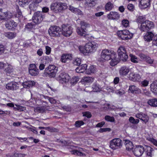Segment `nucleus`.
<instances>
[{"label": "nucleus", "mask_w": 157, "mask_h": 157, "mask_svg": "<svg viewBox=\"0 0 157 157\" xmlns=\"http://www.w3.org/2000/svg\"><path fill=\"white\" fill-rule=\"evenodd\" d=\"M129 72V67L126 66L121 67L119 70L120 75L122 76L126 75Z\"/></svg>", "instance_id": "obj_18"}, {"label": "nucleus", "mask_w": 157, "mask_h": 157, "mask_svg": "<svg viewBox=\"0 0 157 157\" xmlns=\"http://www.w3.org/2000/svg\"><path fill=\"white\" fill-rule=\"evenodd\" d=\"M110 147L113 149H115L116 147H120L121 145V140L119 138L114 139L110 142Z\"/></svg>", "instance_id": "obj_10"}, {"label": "nucleus", "mask_w": 157, "mask_h": 157, "mask_svg": "<svg viewBox=\"0 0 157 157\" xmlns=\"http://www.w3.org/2000/svg\"><path fill=\"white\" fill-rule=\"evenodd\" d=\"M69 9L72 12L78 15H81L82 14V12L81 10L77 8H75L72 6H70Z\"/></svg>", "instance_id": "obj_29"}, {"label": "nucleus", "mask_w": 157, "mask_h": 157, "mask_svg": "<svg viewBox=\"0 0 157 157\" xmlns=\"http://www.w3.org/2000/svg\"><path fill=\"white\" fill-rule=\"evenodd\" d=\"M146 146V152L147 155L148 156H151L152 151H154L153 149L149 146Z\"/></svg>", "instance_id": "obj_38"}, {"label": "nucleus", "mask_w": 157, "mask_h": 157, "mask_svg": "<svg viewBox=\"0 0 157 157\" xmlns=\"http://www.w3.org/2000/svg\"><path fill=\"white\" fill-rule=\"evenodd\" d=\"M147 103L152 106L157 107V98H152L149 100Z\"/></svg>", "instance_id": "obj_34"}, {"label": "nucleus", "mask_w": 157, "mask_h": 157, "mask_svg": "<svg viewBox=\"0 0 157 157\" xmlns=\"http://www.w3.org/2000/svg\"><path fill=\"white\" fill-rule=\"evenodd\" d=\"M113 52L106 49L103 50L101 54V60L104 61L110 60V56Z\"/></svg>", "instance_id": "obj_6"}, {"label": "nucleus", "mask_w": 157, "mask_h": 157, "mask_svg": "<svg viewBox=\"0 0 157 157\" xmlns=\"http://www.w3.org/2000/svg\"><path fill=\"white\" fill-rule=\"evenodd\" d=\"M148 83L149 81L145 79L140 82V85L141 87H146L148 85Z\"/></svg>", "instance_id": "obj_57"}, {"label": "nucleus", "mask_w": 157, "mask_h": 157, "mask_svg": "<svg viewBox=\"0 0 157 157\" xmlns=\"http://www.w3.org/2000/svg\"><path fill=\"white\" fill-rule=\"evenodd\" d=\"M59 2L52 3L50 6L51 10L55 13H59Z\"/></svg>", "instance_id": "obj_23"}, {"label": "nucleus", "mask_w": 157, "mask_h": 157, "mask_svg": "<svg viewBox=\"0 0 157 157\" xmlns=\"http://www.w3.org/2000/svg\"><path fill=\"white\" fill-rule=\"evenodd\" d=\"M129 79L133 82H139L141 79L140 75L134 72H131L129 75Z\"/></svg>", "instance_id": "obj_14"}, {"label": "nucleus", "mask_w": 157, "mask_h": 157, "mask_svg": "<svg viewBox=\"0 0 157 157\" xmlns=\"http://www.w3.org/2000/svg\"><path fill=\"white\" fill-rule=\"evenodd\" d=\"M117 53L118 56H121V54H124L125 55V54L126 53V52L125 48L123 46H120L117 50Z\"/></svg>", "instance_id": "obj_35"}, {"label": "nucleus", "mask_w": 157, "mask_h": 157, "mask_svg": "<svg viewBox=\"0 0 157 157\" xmlns=\"http://www.w3.org/2000/svg\"><path fill=\"white\" fill-rule=\"evenodd\" d=\"M105 106L102 108V110L105 111H108L112 109V108L109 107L110 104H106L104 105Z\"/></svg>", "instance_id": "obj_60"}, {"label": "nucleus", "mask_w": 157, "mask_h": 157, "mask_svg": "<svg viewBox=\"0 0 157 157\" xmlns=\"http://www.w3.org/2000/svg\"><path fill=\"white\" fill-rule=\"evenodd\" d=\"M123 142L127 150L130 151L132 149L133 146L132 142L127 140H124Z\"/></svg>", "instance_id": "obj_25"}, {"label": "nucleus", "mask_w": 157, "mask_h": 157, "mask_svg": "<svg viewBox=\"0 0 157 157\" xmlns=\"http://www.w3.org/2000/svg\"><path fill=\"white\" fill-rule=\"evenodd\" d=\"M29 69V73L31 75L36 76L39 74V70L35 64H30Z\"/></svg>", "instance_id": "obj_11"}, {"label": "nucleus", "mask_w": 157, "mask_h": 157, "mask_svg": "<svg viewBox=\"0 0 157 157\" xmlns=\"http://www.w3.org/2000/svg\"><path fill=\"white\" fill-rule=\"evenodd\" d=\"M96 71V68L93 66H91L86 71V73L88 74H90L94 73Z\"/></svg>", "instance_id": "obj_44"}, {"label": "nucleus", "mask_w": 157, "mask_h": 157, "mask_svg": "<svg viewBox=\"0 0 157 157\" xmlns=\"http://www.w3.org/2000/svg\"><path fill=\"white\" fill-rule=\"evenodd\" d=\"M54 70H57L56 66L54 65H50L45 69V71L47 72L53 71Z\"/></svg>", "instance_id": "obj_42"}, {"label": "nucleus", "mask_w": 157, "mask_h": 157, "mask_svg": "<svg viewBox=\"0 0 157 157\" xmlns=\"http://www.w3.org/2000/svg\"><path fill=\"white\" fill-rule=\"evenodd\" d=\"M44 17V14L42 12L37 11L34 13L32 20L34 23L38 24L40 23Z\"/></svg>", "instance_id": "obj_3"}, {"label": "nucleus", "mask_w": 157, "mask_h": 157, "mask_svg": "<svg viewBox=\"0 0 157 157\" xmlns=\"http://www.w3.org/2000/svg\"><path fill=\"white\" fill-rule=\"evenodd\" d=\"M129 55L131 57V61L132 62L135 63H138V58L136 56L131 54H130Z\"/></svg>", "instance_id": "obj_48"}, {"label": "nucleus", "mask_w": 157, "mask_h": 157, "mask_svg": "<svg viewBox=\"0 0 157 157\" xmlns=\"http://www.w3.org/2000/svg\"><path fill=\"white\" fill-rule=\"evenodd\" d=\"M16 17L18 18L19 20H21L23 18L22 13L19 9L17 10V13L16 14Z\"/></svg>", "instance_id": "obj_53"}, {"label": "nucleus", "mask_w": 157, "mask_h": 157, "mask_svg": "<svg viewBox=\"0 0 157 157\" xmlns=\"http://www.w3.org/2000/svg\"><path fill=\"white\" fill-rule=\"evenodd\" d=\"M71 153L73 155H77L79 156H84L85 154L80 151L77 150H73L71 151Z\"/></svg>", "instance_id": "obj_50"}, {"label": "nucleus", "mask_w": 157, "mask_h": 157, "mask_svg": "<svg viewBox=\"0 0 157 157\" xmlns=\"http://www.w3.org/2000/svg\"><path fill=\"white\" fill-rule=\"evenodd\" d=\"M62 28V33L64 36L66 37L69 36L72 33V28L68 25L63 24Z\"/></svg>", "instance_id": "obj_7"}, {"label": "nucleus", "mask_w": 157, "mask_h": 157, "mask_svg": "<svg viewBox=\"0 0 157 157\" xmlns=\"http://www.w3.org/2000/svg\"><path fill=\"white\" fill-rule=\"evenodd\" d=\"M128 90L133 94H139L141 93V90L134 85L130 86Z\"/></svg>", "instance_id": "obj_20"}, {"label": "nucleus", "mask_w": 157, "mask_h": 157, "mask_svg": "<svg viewBox=\"0 0 157 157\" xmlns=\"http://www.w3.org/2000/svg\"><path fill=\"white\" fill-rule=\"evenodd\" d=\"M145 19V18L144 16H140L137 17L136 21L137 23H139L141 24L142 23L144 22Z\"/></svg>", "instance_id": "obj_40"}, {"label": "nucleus", "mask_w": 157, "mask_h": 157, "mask_svg": "<svg viewBox=\"0 0 157 157\" xmlns=\"http://www.w3.org/2000/svg\"><path fill=\"white\" fill-rule=\"evenodd\" d=\"M17 34L15 33L7 32L4 33V35L8 38L12 39L14 38L16 36Z\"/></svg>", "instance_id": "obj_31"}, {"label": "nucleus", "mask_w": 157, "mask_h": 157, "mask_svg": "<svg viewBox=\"0 0 157 157\" xmlns=\"http://www.w3.org/2000/svg\"><path fill=\"white\" fill-rule=\"evenodd\" d=\"M117 34L119 37L124 40L129 39L133 36V34L127 30L118 31L117 32Z\"/></svg>", "instance_id": "obj_5"}, {"label": "nucleus", "mask_w": 157, "mask_h": 157, "mask_svg": "<svg viewBox=\"0 0 157 157\" xmlns=\"http://www.w3.org/2000/svg\"><path fill=\"white\" fill-rule=\"evenodd\" d=\"M92 88L94 91L98 92L101 90L102 87L99 86L97 82H95L92 85Z\"/></svg>", "instance_id": "obj_33"}, {"label": "nucleus", "mask_w": 157, "mask_h": 157, "mask_svg": "<svg viewBox=\"0 0 157 157\" xmlns=\"http://www.w3.org/2000/svg\"><path fill=\"white\" fill-rule=\"evenodd\" d=\"M15 105L16 107H14V109L15 110H18L20 111H22L26 109V108L25 107L22 106L17 105Z\"/></svg>", "instance_id": "obj_47"}, {"label": "nucleus", "mask_w": 157, "mask_h": 157, "mask_svg": "<svg viewBox=\"0 0 157 157\" xmlns=\"http://www.w3.org/2000/svg\"><path fill=\"white\" fill-rule=\"evenodd\" d=\"M115 93L117 95L121 96L125 93L124 91L122 89H120L116 91Z\"/></svg>", "instance_id": "obj_61"}, {"label": "nucleus", "mask_w": 157, "mask_h": 157, "mask_svg": "<svg viewBox=\"0 0 157 157\" xmlns=\"http://www.w3.org/2000/svg\"><path fill=\"white\" fill-rule=\"evenodd\" d=\"M151 90L155 94L157 95V81L153 82L150 86Z\"/></svg>", "instance_id": "obj_28"}, {"label": "nucleus", "mask_w": 157, "mask_h": 157, "mask_svg": "<svg viewBox=\"0 0 157 157\" xmlns=\"http://www.w3.org/2000/svg\"><path fill=\"white\" fill-rule=\"evenodd\" d=\"M38 4L37 3L33 2L29 5V8L30 10V13H31L32 11H34L36 10Z\"/></svg>", "instance_id": "obj_36"}, {"label": "nucleus", "mask_w": 157, "mask_h": 157, "mask_svg": "<svg viewBox=\"0 0 157 157\" xmlns=\"http://www.w3.org/2000/svg\"><path fill=\"white\" fill-rule=\"evenodd\" d=\"M7 16V12L1 13L0 14V21L5 19Z\"/></svg>", "instance_id": "obj_62"}, {"label": "nucleus", "mask_w": 157, "mask_h": 157, "mask_svg": "<svg viewBox=\"0 0 157 157\" xmlns=\"http://www.w3.org/2000/svg\"><path fill=\"white\" fill-rule=\"evenodd\" d=\"M18 85L17 83L12 82L6 85V88L8 90H15L18 89Z\"/></svg>", "instance_id": "obj_16"}, {"label": "nucleus", "mask_w": 157, "mask_h": 157, "mask_svg": "<svg viewBox=\"0 0 157 157\" xmlns=\"http://www.w3.org/2000/svg\"><path fill=\"white\" fill-rule=\"evenodd\" d=\"M61 33V29L58 26L56 25L51 26L48 30L49 35L52 37L59 36Z\"/></svg>", "instance_id": "obj_1"}, {"label": "nucleus", "mask_w": 157, "mask_h": 157, "mask_svg": "<svg viewBox=\"0 0 157 157\" xmlns=\"http://www.w3.org/2000/svg\"><path fill=\"white\" fill-rule=\"evenodd\" d=\"M79 80V78L78 76L73 77L71 80V85H74L76 84Z\"/></svg>", "instance_id": "obj_49"}, {"label": "nucleus", "mask_w": 157, "mask_h": 157, "mask_svg": "<svg viewBox=\"0 0 157 157\" xmlns=\"http://www.w3.org/2000/svg\"><path fill=\"white\" fill-rule=\"evenodd\" d=\"M77 32L79 35L83 36L87 40L89 38V37H88V35L86 32V30L82 28L81 27H77Z\"/></svg>", "instance_id": "obj_15"}, {"label": "nucleus", "mask_w": 157, "mask_h": 157, "mask_svg": "<svg viewBox=\"0 0 157 157\" xmlns=\"http://www.w3.org/2000/svg\"><path fill=\"white\" fill-rule=\"evenodd\" d=\"M94 80V78L90 77H83L82 79L83 82L91 83Z\"/></svg>", "instance_id": "obj_39"}, {"label": "nucleus", "mask_w": 157, "mask_h": 157, "mask_svg": "<svg viewBox=\"0 0 157 157\" xmlns=\"http://www.w3.org/2000/svg\"><path fill=\"white\" fill-rule=\"evenodd\" d=\"M122 24L124 27H127L129 25L128 21L127 20H123L122 21Z\"/></svg>", "instance_id": "obj_63"}, {"label": "nucleus", "mask_w": 157, "mask_h": 157, "mask_svg": "<svg viewBox=\"0 0 157 157\" xmlns=\"http://www.w3.org/2000/svg\"><path fill=\"white\" fill-rule=\"evenodd\" d=\"M135 116L136 117L139 118L142 121L145 123H147L149 121V118L148 116L145 113L142 112L137 113Z\"/></svg>", "instance_id": "obj_13"}, {"label": "nucleus", "mask_w": 157, "mask_h": 157, "mask_svg": "<svg viewBox=\"0 0 157 157\" xmlns=\"http://www.w3.org/2000/svg\"><path fill=\"white\" fill-rule=\"evenodd\" d=\"M110 57L111 61L110 62V65L112 66H114L119 62L120 59L117 58L116 53L114 51Z\"/></svg>", "instance_id": "obj_12"}, {"label": "nucleus", "mask_w": 157, "mask_h": 157, "mask_svg": "<svg viewBox=\"0 0 157 157\" xmlns=\"http://www.w3.org/2000/svg\"><path fill=\"white\" fill-rule=\"evenodd\" d=\"M72 59L71 55L69 54H63L60 59L61 61L64 63L69 62Z\"/></svg>", "instance_id": "obj_17"}, {"label": "nucleus", "mask_w": 157, "mask_h": 157, "mask_svg": "<svg viewBox=\"0 0 157 157\" xmlns=\"http://www.w3.org/2000/svg\"><path fill=\"white\" fill-rule=\"evenodd\" d=\"M35 82L33 81H25L22 83L24 88H29L35 85Z\"/></svg>", "instance_id": "obj_26"}, {"label": "nucleus", "mask_w": 157, "mask_h": 157, "mask_svg": "<svg viewBox=\"0 0 157 157\" xmlns=\"http://www.w3.org/2000/svg\"><path fill=\"white\" fill-rule=\"evenodd\" d=\"M84 124V122L82 121H78L75 123V125L76 127H79Z\"/></svg>", "instance_id": "obj_59"}, {"label": "nucleus", "mask_w": 157, "mask_h": 157, "mask_svg": "<svg viewBox=\"0 0 157 157\" xmlns=\"http://www.w3.org/2000/svg\"><path fill=\"white\" fill-rule=\"evenodd\" d=\"M17 23L13 20H11L10 22H7L5 24L6 28L9 30H12L13 28L17 27Z\"/></svg>", "instance_id": "obj_21"}, {"label": "nucleus", "mask_w": 157, "mask_h": 157, "mask_svg": "<svg viewBox=\"0 0 157 157\" xmlns=\"http://www.w3.org/2000/svg\"><path fill=\"white\" fill-rule=\"evenodd\" d=\"M57 70H54L53 71L48 72L47 73L50 77H54L56 75Z\"/></svg>", "instance_id": "obj_55"}, {"label": "nucleus", "mask_w": 157, "mask_h": 157, "mask_svg": "<svg viewBox=\"0 0 157 157\" xmlns=\"http://www.w3.org/2000/svg\"><path fill=\"white\" fill-rule=\"evenodd\" d=\"M121 56H118L120 57V59L123 61H126L128 58V56L127 54H125V55L124 54H121Z\"/></svg>", "instance_id": "obj_54"}, {"label": "nucleus", "mask_w": 157, "mask_h": 157, "mask_svg": "<svg viewBox=\"0 0 157 157\" xmlns=\"http://www.w3.org/2000/svg\"><path fill=\"white\" fill-rule=\"evenodd\" d=\"M154 27L153 22L146 20L140 25L139 29L141 32H148Z\"/></svg>", "instance_id": "obj_2"}, {"label": "nucleus", "mask_w": 157, "mask_h": 157, "mask_svg": "<svg viewBox=\"0 0 157 157\" xmlns=\"http://www.w3.org/2000/svg\"><path fill=\"white\" fill-rule=\"evenodd\" d=\"M150 0H140V6L143 9H145L150 5Z\"/></svg>", "instance_id": "obj_22"}, {"label": "nucleus", "mask_w": 157, "mask_h": 157, "mask_svg": "<svg viewBox=\"0 0 157 157\" xmlns=\"http://www.w3.org/2000/svg\"><path fill=\"white\" fill-rule=\"evenodd\" d=\"M70 79V77L67 74L64 73H60L57 78L60 82L62 83L68 82Z\"/></svg>", "instance_id": "obj_9"}, {"label": "nucleus", "mask_w": 157, "mask_h": 157, "mask_svg": "<svg viewBox=\"0 0 157 157\" xmlns=\"http://www.w3.org/2000/svg\"><path fill=\"white\" fill-rule=\"evenodd\" d=\"M8 66V64L0 62V70L4 71V69Z\"/></svg>", "instance_id": "obj_56"}, {"label": "nucleus", "mask_w": 157, "mask_h": 157, "mask_svg": "<svg viewBox=\"0 0 157 157\" xmlns=\"http://www.w3.org/2000/svg\"><path fill=\"white\" fill-rule=\"evenodd\" d=\"M80 27L86 30V28L90 27V25L84 21H82L80 22Z\"/></svg>", "instance_id": "obj_41"}, {"label": "nucleus", "mask_w": 157, "mask_h": 157, "mask_svg": "<svg viewBox=\"0 0 157 157\" xmlns=\"http://www.w3.org/2000/svg\"><path fill=\"white\" fill-rule=\"evenodd\" d=\"M29 0H19V5L24 7L26 5H28L29 3Z\"/></svg>", "instance_id": "obj_43"}, {"label": "nucleus", "mask_w": 157, "mask_h": 157, "mask_svg": "<svg viewBox=\"0 0 157 157\" xmlns=\"http://www.w3.org/2000/svg\"><path fill=\"white\" fill-rule=\"evenodd\" d=\"M107 18L108 19L112 20L118 19L120 17L119 14L115 12H111L107 15Z\"/></svg>", "instance_id": "obj_19"}, {"label": "nucleus", "mask_w": 157, "mask_h": 157, "mask_svg": "<svg viewBox=\"0 0 157 157\" xmlns=\"http://www.w3.org/2000/svg\"><path fill=\"white\" fill-rule=\"evenodd\" d=\"M113 7V4L110 2H108L105 6V10L109 11L111 10Z\"/></svg>", "instance_id": "obj_45"}, {"label": "nucleus", "mask_w": 157, "mask_h": 157, "mask_svg": "<svg viewBox=\"0 0 157 157\" xmlns=\"http://www.w3.org/2000/svg\"><path fill=\"white\" fill-rule=\"evenodd\" d=\"M87 68V65L86 64H82L76 68L75 70L78 73L83 72Z\"/></svg>", "instance_id": "obj_27"}, {"label": "nucleus", "mask_w": 157, "mask_h": 157, "mask_svg": "<svg viewBox=\"0 0 157 157\" xmlns=\"http://www.w3.org/2000/svg\"><path fill=\"white\" fill-rule=\"evenodd\" d=\"M81 59L80 58H76L73 61V63L75 65L79 66L81 64Z\"/></svg>", "instance_id": "obj_58"}, {"label": "nucleus", "mask_w": 157, "mask_h": 157, "mask_svg": "<svg viewBox=\"0 0 157 157\" xmlns=\"http://www.w3.org/2000/svg\"><path fill=\"white\" fill-rule=\"evenodd\" d=\"M154 36V34L152 32H147L144 36V39L145 41H150L152 40Z\"/></svg>", "instance_id": "obj_24"}, {"label": "nucleus", "mask_w": 157, "mask_h": 157, "mask_svg": "<svg viewBox=\"0 0 157 157\" xmlns=\"http://www.w3.org/2000/svg\"><path fill=\"white\" fill-rule=\"evenodd\" d=\"M98 44L94 41L88 42L85 45V50L86 53L94 52L97 49Z\"/></svg>", "instance_id": "obj_4"}, {"label": "nucleus", "mask_w": 157, "mask_h": 157, "mask_svg": "<svg viewBox=\"0 0 157 157\" xmlns=\"http://www.w3.org/2000/svg\"><path fill=\"white\" fill-rule=\"evenodd\" d=\"M129 121L133 124H136L139 122V120L138 119H135L134 118L132 117H131L129 119Z\"/></svg>", "instance_id": "obj_46"}, {"label": "nucleus", "mask_w": 157, "mask_h": 157, "mask_svg": "<svg viewBox=\"0 0 157 157\" xmlns=\"http://www.w3.org/2000/svg\"><path fill=\"white\" fill-rule=\"evenodd\" d=\"M13 69L12 66L8 64V66L4 69V71L7 74H11L13 72Z\"/></svg>", "instance_id": "obj_37"}, {"label": "nucleus", "mask_w": 157, "mask_h": 157, "mask_svg": "<svg viewBox=\"0 0 157 157\" xmlns=\"http://www.w3.org/2000/svg\"><path fill=\"white\" fill-rule=\"evenodd\" d=\"M134 155L136 156H141L144 151V149L143 146L140 145L136 146L132 150Z\"/></svg>", "instance_id": "obj_8"}, {"label": "nucleus", "mask_w": 157, "mask_h": 157, "mask_svg": "<svg viewBox=\"0 0 157 157\" xmlns=\"http://www.w3.org/2000/svg\"><path fill=\"white\" fill-rule=\"evenodd\" d=\"M105 119L106 121H108L114 122L115 121V119L114 117H111L109 115L105 116Z\"/></svg>", "instance_id": "obj_51"}, {"label": "nucleus", "mask_w": 157, "mask_h": 157, "mask_svg": "<svg viewBox=\"0 0 157 157\" xmlns=\"http://www.w3.org/2000/svg\"><path fill=\"white\" fill-rule=\"evenodd\" d=\"M140 58L144 60L145 61L148 56L146 55L141 53L139 54Z\"/></svg>", "instance_id": "obj_64"}, {"label": "nucleus", "mask_w": 157, "mask_h": 157, "mask_svg": "<svg viewBox=\"0 0 157 157\" xmlns=\"http://www.w3.org/2000/svg\"><path fill=\"white\" fill-rule=\"evenodd\" d=\"M59 13L62 12L67 8V6L65 3L59 2Z\"/></svg>", "instance_id": "obj_32"}, {"label": "nucleus", "mask_w": 157, "mask_h": 157, "mask_svg": "<svg viewBox=\"0 0 157 157\" xmlns=\"http://www.w3.org/2000/svg\"><path fill=\"white\" fill-rule=\"evenodd\" d=\"M96 2V0H86L85 5L88 7L91 8L95 5Z\"/></svg>", "instance_id": "obj_30"}, {"label": "nucleus", "mask_w": 157, "mask_h": 157, "mask_svg": "<svg viewBox=\"0 0 157 157\" xmlns=\"http://www.w3.org/2000/svg\"><path fill=\"white\" fill-rule=\"evenodd\" d=\"M45 108L44 106L37 107L35 109V110L39 113H43L45 111Z\"/></svg>", "instance_id": "obj_52"}]
</instances>
